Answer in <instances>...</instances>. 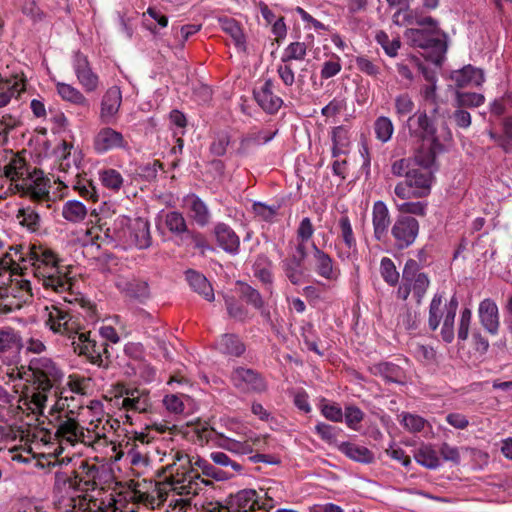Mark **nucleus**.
<instances>
[{"instance_id":"nucleus-56","label":"nucleus","mask_w":512,"mask_h":512,"mask_svg":"<svg viewBox=\"0 0 512 512\" xmlns=\"http://www.w3.org/2000/svg\"><path fill=\"white\" fill-rule=\"evenodd\" d=\"M376 40L388 56L395 57L397 55V52L401 46L400 40L398 38L390 40L387 33L380 31L376 35Z\"/></svg>"},{"instance_id":"nucleus-2","label":"nucleus","mask_w":512,"mask_h":512,"mask_svg":"<svg viewBox=\"0 0 512 512\" xmlns=\"http://www.w3.org/2000/svg\"><path fill=\"white\" fill-rule=\"evenodd\" d=\"M172 463L167 464L168 473L160 483L159 492L166 494L169 506L177 512H185L191 499L198 495L210 482L201 477L200 472L191 463V457L183 451L171 453Z\"/></svg>"},{"instance_id":"nucleus-46","label":"nucleus","mask_w":512,"mask_h":512,"mask_svg":"<svg viewBox=\"0 0 512 512\" xmlns=\"http://www.w3.org/2000/svg\"><path fill=\"white\" fill-rule=\"evenodd\" d=\"M16 218L22 226L31 232L38 230L40 227L41 218L36 207L26 206L19 208Z\"/></svg>"},{"instance_id":"nucleus-10","label":"nucleus","mask_w":512,"mask_h":512,"mask_svg":"<svg viewBox=\"0 0 512 512\" xmlns=\"http://www.w3.org/2000/svg\"><path fill=\"white\" fill-rule=\"evenodd\" d=\"M443 301V295L440 293L434 294L430 305H429V319L428 325L432 331H435L441 320L443 319L442 328L440 331L441 337L444 342L451 343L454 339V322L455 316L458 309V300L455 296L451 297L449 302L445 304L444 313H441V305Z\"/></svg>"},{"instance_id":"nucleus-13","label":"nucleus","mask_w":512,"mask_h":512,"mask_svg":"<svg viewBox=\"0 0 512 512\" xmlns=\"http://www.w3.org/2000/svg\"><path fill=\"white\" fill-rule=\"evenodd\" d=\"M74 352L85 357L91 364L101 368L108 366V345L98 342L92 337L91 331H86L82 326L80 333L70 339Z\"/></svg>"},{"instance_id":"nucleus-31","label":"nucleus","mask_w":512,"mask_h":512,"mask_svg":"<svg viewBox=\"0 0 512 512\" xmlns=\"http://www.w3.org/2000/svg\"><path fill=\"white\" fill-rule=\"evenodd\" d=\"M369 371L374 376L382 377L386 382L404 383L403 369L391 362H379L369 366Z\"/></svg>"},{"instance_id":"nucleus-9","label":"nucleus","mask_w":512,"mask_h":512,"mask_svg":"<svg viewBox=\"0 0 512 512\" xmlns=\"http://www.w3.org/2000/svg\"><path fill=\"white\" fill-rule=\"evenodd\" d=\"M23 342L18 330L0 327V380L8 381L20 377L17 365L21 360Z\"/></svg>"},{"instance_id":"nucleus-59","label":"nucleus","mask_w":512,"mask_h":512,"mask_svg":"<svg viewBox=\"0 0 512 512\" xmlns=\"http://www.w3.org/2000/svg\"><path fill=\"white\" fill-rule=\"evenodd\" d=\"M343 417H345V423L350 429L357 430L358 425L364 419V413L357 406L351 405L345 408Z\"/></svg>"},{"instance_id":"nucleus-3","label":"nucleus","mask_w":512,"mask_h":512,"mask_svg":"<svg viewBox=\"0 0 512 512\" xmlns=\"http://www.w3.org/2000/svg\"><path fill=\"white\" fill-rule=\"evenodd\" d=\"M3 173L9 181V192L30 197L39 208L51 207L49 187L43 172L36 169L30 172L22 156L12 153L3 166Z\"/></svg>"},{"instance_id":"nucleus-58","label":"nucleus","mask_w":512,"mask_h":512,"mask_svg":"<svg viewBox=\"0 0 512 512\" xmlns=\"http://www.w3.org/2000/svg\"><path fill=\"white\" fill-rule=\"evenodd\" d=\"M88 386H89L88 378H85V377H82V376H79L76 374H71V375H69L68 380H67L68 390L66 389V393L69 391L71 393H75L78 395H84V394H86Z\"/></svg>"},{"instance_id":"nucleus-29","label":"nucleus","mask_w":512,"mask_h":512,"mask_svg":"<svg viewBox=\"0 0 512 512\" xmlns=\"http://www.w3.org/2000/svg\"><path fill=\"white\" fill-rule=\"evenodd\" d=\"M25 91V79L15 75L0 81V108L6 107L12 98H18Z\"/></svg>"},{"instance_id":"nucleus-36","label":"nucleus","mask_w":512,"mask_h":512,"mask_svg":"<svg viewBox=\"0 0 512 512\" xmlns=\"http://www.w3.org/2000/svg\"><path fill=\"white\" fill-rule=\"evenodd\" d=\"M186 204L189 207L192 219L201 227L210 222V211L207 205L195 194L186 198Z\"/></svg>"},{"instance_id":"nucleus-50","label":"nucleus","mask_w":512,"mask_h":512,"mask_svg":"<svg viewBox=\"0 0 512 512\" xmlns=\"http://www.w3.org/2000/svg\"><path fill=\"white\" fill-rule=\"evenodd\" d=\"M161 170H163L162 163L159 160H153L139 164L135 169V173L142 180L151 182L156 180Z\"/></svg>"},{"instance_id":"nucleus-22","label":"nucleus","mask_w":512,"mask_h":512,"mask_svg":"<svg viewBox=\"0 0 512 512\" xmlns=\"http://www.w3.org/2000/svg\"><path fill=\"white\" fill-rule=\"evenodd\" d=\"M478 319L483 329L492 336L500 330V313L497 303L491 298H485L478 305Z\"/></svg>"},{"instance_id":"nucleus-41","label":"nucleus","mask_w":512,"mask_h":512,"mask_svg":"<svg viewBox=\"0 0 512 512\" xmlns=\"http://www.w3.org/2000/svg\"><path fill=\"white\" fill-rule=\"evenodd\" d=\"M117 287L126 293L129 297L135 299H145L149 296V286L146 281L139 279L121 280L117 282Z\"/></svg>"},{"instance_id":"nucleus-55","label":"nucleus","mask_w":512,"mask_h":512,"mask_svg":"<svg viewBox=\"0 0 512 512\" xmlns=\"http://www.w3.org/2000/svg\"><path fill=\"white\" fill-rule=\"evenodd\" d=\"M241 297L254 308L260 310L264 307L263 298L258 290L246 283H240Z\"/></svg>"},{"instance_id":"nucleus-53","label":"nucleus","mask_w":512,"mask_h":512,"mask_svg":"<svg viewBox=\"0 0 512 512\" xmlns=\"http://www.w3.org/2000/svg\"><path fill=\"white\" fill-rule=\"evenodd\" d=\"M394 125L390 118L386 116L378 117L374 122V133L376 138L382 143L388 142L393 135Z\"/></svg>"},{"instance_id":"nucleus-19","label":"nucleus","mask_w":512,"mask_h":512,"mask_svg":"<svg viewBox=\"0 0 512 512\" xmlns=\"http://www.w3.org/2000/svg\"><path fill=\"white\" fill-rule=\"evenodd\" d=\"M312 265L314 272L329 282H335L341 276L340 267L335 260L315 243L312 244Z\"/></svg>"},{"instance_id":"nucleus-25","label":"nucleus","mask_w":512,"mask_h":512,"mask_svg":"<svg viewBox=\"0 0 512 512\" xmlns=\"http://www.w3.org/2000/svg\"><path fill=\"white\" fill-rule=\"evenodd\" d=\"M450 79L458 88L479 87L484 83L485 75L482 69L469 64L452 71Z\"/></svg>"},{"instance_id":"nucleus-47","label":"nucleus","mask_w":512,"mask_h":512,"mask_svg":"<svg viewBox=\"0 0 512 512\" xmlns=\"http://www.w3.org/2000/svg\"><path fill=\"white\" fill-rule=\"evenodd\" d=\"M271 269L272 262L270 259L265 254L258 255L253 265L255 277H257L262 283L271 285L273 282Z\"/></svg>"},{"instance_id":"nucleus-12","label":"nucleus","mask_w":512,"mask_h":512,"mask_svg":"<svg viewBox=\"0 0 512 512\" xmlns=\"http://www.w3.org/2000/svg\"><path fill=\"white\" fill-rule=\"evenodd\" d=\"M132 219L121 215L118 216L111 227H107L102 231L99 227H92L87 231V235L91 236L92 244L101 246L102 244H114L124 249L128 248L129 239H131Z\"/></svg>"},{"instance_id":"nucleus-54","label":"nucleus","mask_w":512,"mask_h":512,"mask_svg":"<svg viewBox=\"0 0 512 512\" xmlns=\"http://www.w3.org/2000/svg\"><path fill=\"white\" fill-rule=\"evenodd\" d=\"M380 275L389 286H395L399 282V272L392 259L383 257L380 262Z\"/></svg>"},{"instance_id":"nucleus-16","label":"nucleus","mask_w":512,"mask_h":512,"mask_svg":"<svg viewBox=\"0 0 512 512\" xmlns=\"http://www.w3.org/2000/svg\"><path fill=\"white\" fill-rule=\"evenodd\" d=\"M231 381L235 388L243 392L264 393L267 382L256 370L237 367L231 373Z\"/></svg>"},{"instance_id":"nucleus-21","label":"nucleus","mask_w":512,"mask_h":512,"mask_svg":"<svg viewBox=\"0 0 512 512\" xmlns=\"http://www.w3.org/2000/svg\"><path fill=\"white\" fill-rule=\"evenodd\" d=\"M93 147L98 154H104L115 149L128 150L129 143L121 132L104 127L94 136Z\"/></svg>"},{"instance_id":"nucleus-43","label":"nucleus","mask_w":512,"mask_h":512,"mask_svg":"<svg viewBox=\"0 0 512 512\" xmlns=\"http://www.w3.org/2000/svg\"><path fill=\"white\" fill-rule=\"evenodd\" d=\"M191 463L195 468L207 477H211L216 480H226L232 476V473H228L222 469L215 467L208 460L201 458L200 456L191 457Z\"/></svg>"},{"instance_id":"nucleus-7","label":"nucleus","mask_w":512,"mask_h":512,"mask_svg":"<svg viewBox=\"0 0 512 512\" xmlns=\"http://www.w3.org/2000/svg\"><path fill=\"white\" fill-rule=\"evenodd\" d=\"M421 28L405 31V38L412 47L430 50L435 61H439L447 51L446 34L441 31L438 21L428 16L417 20Z\"/></svg>"},{"instance_id":"nucleus-57","label":"nucleus","mask_w":512,"mask_h":512,"mask_svg":"<svg viewBox=\"0 0 512 512\" xmlns=\"http://www.w3.org/2000/svg\"><path fill=\"white\" fill-rule=\"evenodd\" d=\"M413 354L424 365H432L436 362V351L431 346L417 344L413 349Z\"/></svg>"},{"instance_id":"nucleus-61","label":"nucleus","mask_w":512,"mask_h":512,"mask_svg":"<svg viewBox=\"0 0 512 512\" xmlns=\"http://www.w3.org/2000/svg\"><path fill=\"white\" fill-rule=\"evenodd\" d=\"M414 109V102L409 94L403 93L395 98V111L399 117L410 114Z\"/></svg>"},{"instance_id":"nucleus-40","label":"nucleus","mask_w":512,"mask_h":512,"mask_svg":"<svg viewBox=\"0 0 512 512\" xmlns=\"http://www.w3.org/2000/svg\"><path fill=\"white\" fill-rule=\"evenodd\" d=\"M304 261L293 255L282 262V268L293 285H299L303 282L305 272L303 268Z\"/></svg>"},{"instance_id":"nucleus-63","label":"nucleus","mask_w":512,"mask_h":512,"mask_svg":"<svg viewBox=\"0 0 512 512\" xmlns=\"http://www.w3.org/2000/svg\"><path fill=\"white\" fill-rule=\"evenodd\" d=\"M134 374L139 376L145 383H151L156 378V369L145 360L133 366Z\"/></svg>"},{"instance_id":"nucleus-39","label":"nucleus","mask_w":512,"mask_h":512,"mask_svg":"<svg viewBox=\"0 0 512 512\" xmlns=\"http://www.w3.org/2000/svg\"><path fill=\"white\" fill-rule=\"evenodd\" d=\"M415 461L427 469H437L441 466L438 451L430 444L420 446L414 453Z\"/></svg>"},{"instance_id":"nucleus-32","label":"nucleus","mask_w":512,"mask_h":512,"mask_svg":"<svg viewBox=\"0 0 512 512\" xmlns=\"http://www.w3.org/2000/svg\"><path fill=\"white\" fill-rule=\"evenodd\" d=\"M332 157L338 158L341 155H347L350 152L349 130L343 126L334 127L331 131Z\"/></svg>"},{"instance_id":"nucleus-48","label":"nucleus","mask_w":512,"mask_h":512,"mask_svg":"<svg viewBox=\"0 0 512 512\" xmlns=\"http://www.w3.org/2000/svg\"><path fill=\"white\" fill-rule=\"evenodd\" d=\"M99 179L105 188L115 192L119 191L124 183L121 173L113 168L101 170Z\"/></svg>"},{"instance_id":"nucleus-45","label":"nucleus","mask_w":512,"mask_h":512,"mask_svg":"<svg viewBox=\"0 0 512 512\" xmlns=\"http://www.w3.org/2000/svg\"><path fill=\"white\" fill-rule=\"evenodd\" d=\"M73 471H61L55 473V489L63 494V496L73 497V492L76 491L78 481L77 477L73 476Z\"/></svg>"},{"instance_id":"nucleus-38","label":"nucleus","mask_w":512,"mask_h":512,"mask_svg":"<svg viewBox=\"0 0 512 512\" xmlns=\"http://www.w3.org/2000/svg\"><path fill=\"white\" fill-rule=\"evenodd\" d=\"M216 348L228 356L239 357L245 352V345L235 334H224L216 342Z\"/></svg>"},{"instance_id":"nucleus-44","label":"nucleus","mask_w":512,"mask_h":512,"mask_svg":"<svg viewBox=\"0 0 512 512\" xmlns=\"http://www.w3.org/2000/svg\"><path fill=\"white\" fill-rule=\"evenodd\" d=\"M86 206L78 200H68L63 204L62 216L71 223H79L87 216Z\"/></svg>"},{"instance_id":"nucleus-5","label":"nucleus","mask_w":512,"mask_h":512,"mask_svg":"<svg viewBox=\"0 0 512 512\" xmlns=\"http://www.w3.org/2000/svg\"><path fill=\"white\" fill-rule=\"evenodd\" d=\"M407 127L411 137L422 141L421 147L415 154V162L425 168L436 163L438 154L444 151V146L438 139L437 129L426 112H416L407 120Z\"/></svg>"},{"instance_id":"nucleus-33","label":"nucleus","mask_w":512,"mask_h":512,"mask_svg":"<svg viewBox=\"0 0 512 512\" xmlns=\"http://www.w3.org/2000/svg\"><path fill=\"white\" fill-rule=\"evenodd\" d=\"M186 280L188 281L190 287L198 294L204 297L207 301H213L214 300V291L207 280V278L195 271V270H187L186 273Z\"/></svg>"},{"instance_id":"nucleus-18","label":"nucleus","mask_w":512,"mask_h":512,"mask_svg":"<svg viewBox=\"0 0 512 512\" xmlns=\"http://www.w3.org/2000/svg\"><path fill=\"white\" fill-rule=\"evenodd\" d=\"M126 412L147 413L152 408L150 392L144 388H126L118 399Z\"/></svg>"},{"instance_id":"nucleus-11","label":"nucleus","mask_w":512,"mask_h":512,"mask_svg":"<svg viewBox=\"0 0 512 512\" xmlns=\"http://www.w3.org/2000/svg\"><path fill=\"white\" fill-rule=\"evenodd\" d=\"M430 280L424 272L420 271L419 264L413 259L406 261L402 271V282L397 290V297L407 300L410 293L416 298V302L420 304L424 298Z\"/></svg>"},{"instance_id":"nucleus-8","label":"nucleus","mask_w":512,"mask_h":512,"mask_svg":"<svg viewBox=\"0 0 512 512\" xmlns=\"http://www.w3.org/2000/svg\"><path fill=\"white\" fill-rule=\"evenodd\" d=\"M41 318L49 331L68 340L76 337V334L80 333V329H82L80 316L73 313L66 303L45 305L41 312Z\"/></svg>"},{"instance_id":"nucleus-28","label":"nucleus","mask_w":512,"mask_h":512,"mask_svg":"<svg viewBox=\"0 0 512 512\" xmlns=\"http://www.w3.org/2000/svg\"><path fill=\"white\" fill-rule=\"evenodd\" d=\"M422 167V169H413L411 174L407 175V180L410 182L413 189L416 191V197H426L431 192V186L434 179L433 168Z\"/></svg>"},{"instance_id":"nucleus-64","label":"nucleus","mask_w":512,"mask_h":512,"mask_svg":"<svg viewBox=\"0 0 512 512\" xmlns=\"http://www.w3.org/2000/svg\"><path fill=\"white\" fill-rule=\"evenodd\" d=\"M355 63L357 69L368 76L378 77L380 74V67L366 56L356 57Z\"/></svg>"},{"instance_id":"nucleus-49","label":"nucleus","mask_w":512,"mask_h":512,"mask_svg":"<svg viewBox=\"0 0 512 512\" xmlns=\"http://www.w3.org/2000/svg\"><path fill=\"white\" fill-rule=\"evenodd\" d=\"M484 102L485 97L480 93L461 91H456L455 93V104L458 108H476L483 105Z\"/></svg>"},{"instance_id":"nucleus-14","label":"nucleus","mask_w":512,"mask_h":512,"mask_svg":"<svg viewBox=\"0 0 512 512\" xmlns=\"http://www.w3.org/2000/svg\"><path fill=\"white\" fill-rule=\"evenodd\" d=\"M420 225L416 218L407 215H398L391 226L390 234L393 246L404 250L414 244L419 234Z\"/></svg>"},{"instance_id":"nucleus-24","label":"nucleus","mask_w":512,"mask_h":512,"mask_svg":"<svg viewBox=\"0 0 512 512\" xmlns=\"http://www.w3.org/2000/svg\"><path fill=\"white\" fill-rule=\"evenodd\" d=\"M373 237L379 242H386L389 236L391 218L388 206L382 200L375 201L372 207Z\"/></svg>"},{"instance_id":"nucleus-30","label":"nucleus","mask_w":512,"mask_h":512,"mask_svg":"<svg viewBox=\"0 0 512 512\" xmlns=\"http://www.w3.org/2000/svg\"><path fill=\"white\" fill-rule=\"evenodd\" d=\"M151 245L150 225L146 220L136 218L132 220L131 239L128 248L136 247L146 249Z\"/></svg>"},{"instance_id":"nucleus-20","label":"nucleus","mask_w":512,"mask_h":512,"mask_svg":"<svg viewBox=\"0 0 512 512\" xmlns=\"http://www.w3.org/2000/svg\"><path fill=\"white\" fill-rule=\"evenodd\" d=\"M72 67L79 84L86 92L91 93L98 89L99 77L93 72L86 55L80 51L75 52Z\"/></svg>"},{"instance_id":"nucleus-6","label":"nucleus","mask_w":512,"mask_h":512,"mask_svg":"<svg viewBox=\"0 0 512 512\" xmlns=\"http://www.w3.org/2000/svg\"><path fill=\"white\" fill-rule=\"evenodd\" d=\"M69 396L65 391L60 392L57 400L48 411V415H41L48 420L51 425V431L60 442H66L74 445L77 442H84L85 432L79 423L73 417V410L68 404Z\"/></svg>"},{"instance_id":"nucleus-52","label":"nucleus","mask_w":512,"mask_h":512,"mask_svg":"<svg viewBox=\"0 0 512 512\" xmlns=\"http://www.w3.org/2000/svg\"><path fill=\"white\" fill-rule=\"evenodd\" d=\"M395 206L401 215L407 216H419L424 217L427 213L428 202L427 201H405L402 203H396Z\"/></svg>"},{"instance_id":"nucleus-42","label":"nucleus","mask_w":512,"mask_h":512,"mask_svg":"<svg viewBox=\"0 0 512 512\" xmlns=\"http://www.w3.org/2000/svg\"><path fill=\"white\" fill-rule=\"evenodd\" d=\"M163 222L169 232L176 236L183 237L184 234L189 233L186 220L183 214L178 211H169L165 213L163 215Z\"/></svg>"},{"instance_id":"nucleus-34","label":"nucleus","mask_w":512,"mask_h":512,"mask_svg":"<svg viewBox=\"0 0 512 512\" xmlns=\"http://www.w3.org/2000/svg\"><path fill=\"white\" fill-rule=\"evenodd\" d=\"M55 86L57 94L63 101L69 102L80 107H89V100L76 87L72 86L71 84H67L60 81H57L55 83Z\"/></svg>"},{"instance_id":"nucleus-23","label":"nucleus","mask_w":512,"mask_h":512,"mask_svg":"<svg viewBox=\"0 0 512 512\" xmlns=\"http://www.w3.org/2000/svg\"><path fill=\"white\" fill-rule=\"evenodd\" d=\"M273 89V80L268 78L261 86L256 87L253 91V96L257 104L263 111L271 115L276 114L284 104L282 98L274 94Z\"/></svg>"},{"instance_id":"nucleus-37","label":"nucleus","mask_w":512,"mask_h":512,"mask_svg":"<svg viewBox=\"0 0 512 512\" xmlns=\"http://www.w3.org/2000/svg\"><path fill=\"white\" fill-rule=\"evenodd\" d=\"M236 508L226 512H261L258 507L257 492L252 489L239 491L235 496Z\"/></svg>"},{"instance_id":"nucleus-62","label":"nucleus","mask_w":512,"mask_h":512,"mask_svg":"<svg viewBox=\"0 0 512 512\" xmlns=\"http://www.w3.org/2000/svg\"><path fill=\"white\" fill-rule=\"evenodd\" d=\"M87 509L88 512H125L116 506V500L112 497L107 500L92 501Z\"/></svg>"},{"instance_id":"nucleus-17","label":"nucleus","mask_w":512,"mask_h":512,"mask_svg":"<svg viewBox=\"0 0 512 512\" xmlns=\"http://www.w3.org/2000/svg\"><path fill=\"white\" fill-rule=\"evenodd\" d=\"M152 439L145 433H136L127 443L126 458L136 468L148 466L152 450Z\"/></svg>"},{"instance_id":"nucleus-4","label":"nucleus","mask_w":512,"mask_h":512,"mask_svg":"<svg viewBox=\"0 0 512 512\" xmlns=\"http://www.w3.org/2000/svg\"><path fill=\"white\" fill-rule=\"evenodd\" d=\"M72 149L73 146L65 141L56 149V154L60 158L57 182L65 188L77 191L81 197L95 202L98 200L96 188L91 180L82 175L79 154L72 153Z\"/></svg>"},{"instance_id":"nucleus-60","label":"nucleus","mask_w":512,"mask_h":512,"mask_svg":"<svg viewBox=\"0 0 512 512\" xmlns=\"http://www.w3.org/2000/svg\"><path fill=\"white\" fill-rule=\"evenodd\" d=\"M401 423L410 432H420L425 428L427 421L419 415L405 413Z\"/></svg>"},{"instance_id":"nucleus-15","label":"nucleus","mask_w":512,"mask_h":512,"mask_svg":"<svg viewBox=\"0 0 512 512\" xmlns=\"http://www.w3.org/2000/svg\"><path fill=\"white\" fill-rule=\"evenodd\" d=\"M337 224L340 241L335 244L336 255L341 261L354 262L358 259L359 252L351 221L344 214L338 219Z\"/></svg>"},{"instance_id":"nucleus-1","label":"nucleus","mask_w":512,"mask_h":512,"mask_svg":"<svg viewBox=\"0 0 512 512\" xmlns=\"http://www.w3.org/2000/svg\"><path fill=\"white\" fill-rule=\"evenodd\" d=\"M30 379L22 390L20 402L34 415H44L50 398L57 400L65 372L54 359L46 356L34 357L29 361Z\"/></svg>"},{"instance_id":"nucleus-35","label":"nucleus","mask_w":512,"mask_h":512,"mask_svg":"<svg viewBox=\"0 0 512 512\" xmlns=\"http://www.w3.org/2000/svg\"><path fill=\"white\" fill-rule=\"evenodd\" d=\"M339 450L346 457L363 464H370L374 461V454L367 447L352 442H342Z\"/></svg>"},{"instance_id":"nucleus-27","label":"nucleus","mask_w":512,"mask_h":512,"mask_svg":"<svg viewBox=\"0 0 512 512\" xmlns=\"http://www.w3.org/2000/svg\"><path fill=\"white\" fill-rule=\"evenodd\" d=\"M214 234L219 247L226 253L237 255L240 251V238L236 232L225 223H217L214 227Z\"/></svg>"},{"instance_id":"nucleus-51","label":"nucleus","mask_w":512,"mask_h":512,"mask_svg":"<svg viewBox=\"0 0 512 512\" xmlns=\"http://www.w3.org/2000/svg\"><path fill=\"white\" fill-rule=\"evenodd\" d=\"M306 55L307 45L304 42H292L283 50L281 62L303 61Z\"/></svg>"},{"instance_id":"nucleus-26","label":"nucleus","mask_w":512,"mask_h":512,"mask_svg":"<svg viewBox=\"0 0 512 512\" xmlns=\"http://www.w3.org/2000/svg\"><path fill=\"white\" fill-rule=\"evenodd\" d=\"M122 103V92L118 86L110 87L102 97L100 117L104 123H110L117 115Z\"/></svg>"}]
</instances>
